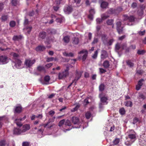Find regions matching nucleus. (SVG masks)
I'll use <instances>...</instances> for the list:
<instances>
[{"label":"nucleus","mask_w":146,"mask_h":146,"mask_svg":"<svg viewBox=\"0 0 146 146\" xmlns=\"http://www.w3.org/2000/svg\"><path fill=\"white\" fill-rule=\"evenodd\" d=\"M135 18L133 16H130L129 17V20L130 22H133L134 21Z\"/></svg>","instance_id":"c9c22d12"},{"label":"nucleus","mask_w":146,"mask_h":146,"mask_svg":"<svg viewBox=\"0 0 146 146\" xmlns=\"http://www.w3.org/2000/svg\"><path fill=\"white\" fill-rule=\"evenodd\" d=\"M8 18V17L7 15H3L1 17V21L2 22H4L6 21Z\"/></svg>","instance_id":"58836bf2"},{"label":"nucleus","mask_w":146,"mask_h":146,"mask_svg":"<svg viewBox=\"0 0 146 146\" xmlns=\"http://www.w3.org/2000/svg\"><path fill=\"white\" fill-rule=\"evenodd\" d=\"M65 125L66 126H70L71 125V123L69 120L67 119L66 121H65Z\"/></svg>","instance_id":"ea45409f"},{"label":"nucleus","mask_w":146,"mask_h":146,"mask_svg":"<svg viewBox=\"0 0 146 146\" xmlns=\"http://www.w3.org/2000/svg\"><path fill=\"white\" fill-rule=\"evenodd\" d=\"M29 144L28 142H25L23 143V146H29Z\"/></svg>","instance_id":"774afa93"},{"label":"nucleus","mask_w":146,"mask_h":146,"mask_svg":"<svg viewBox=\"0 0 146 146\" xmlns=\"http://www.w3.org/2000/svg\"><path fill=\"white\" fill-rule=\"evenodd\" d=\"M98 52L97 50H96V51H95L94 54L92 56V57L93 58L95 59L97 57L98 54Z\"/></svg>","instance_id":"3c124183"},{"label":"nucleus","mask_w":146,"mask_h":146,"mask_svg":"<svg viewBox=\"0 0 146 146\" xmlns=\"http://www.w3.org/2000/svg\"><path fill=\"white\" fill-rule=\"evenodd\" d=\"M13 133L14 134L19 135L22 133V132L21 129L19 128H15L13 131Z\"/></svg>","instance_id":"6ab92c4d"},{"label":"nucleus","mask_w":146,"mask_h":146,"mask_svg":"<svg viewBox=\"0 0 146 146\" xmlns=\"http://www.w3.org/2000/svg\"><path fill=\"white\" fill-rule=\"evenodd\" d=\"M144 72L142 70H137L136 73L139 74H142Z\"/></svg>","instance_id":"864d4df0"},{"label":"nucleus","mask_w":146,"mask_h":146,"mask_svg":"<svg viewBox=\"0 0 146 146\" xmlns=\"http://www.w3.org/2000/svg\"><path fill=\"white\" fill-rule=\"evenodd\" d=\"M108 12H106L105 13H104L101 15V17L102 19L103 20H105L108 18L110 16L108 15Z\"/></svg>","instance_id":"a211bd4d"},{"label":"nucleus","mask_w":146,"mask_h":146,"mask_svg":"<svg viewBox=\"0 0 146 146\" xmlns=\"http://www.w3.org/2000/svg\"><path fill=\"white\" fill-rule=\"evenodd\" d=\"M127 64L130 67H133L134 64L130 60H128L127 61Z\"/></svg>","instance_id":"473e14b6"},{"label":"nucleus","mask_w":146,"mask_h":146,"mask_svg":"<svg viewBox=\"0 0 146 146\" xmlns=\"http://www.w3.org/2000/svg\"><path fill=\"white\" fill-rule=\"evenodd\" d=\"M91 113L89 111L87 112L85 114L86 117L87 119H89L91 116Z\"/></svg>","instance_id":"a19ab883"},{"label":"nucleus","mask_w":146,"mask_h":146,"mask_svg":"<svg viewBox=\"0 0 146 146\" xmlns=\"http://www.w3.org/2000/svg\"><path fill=\"white\" fill-rule=\"evenodd\" d=\"M98 41V40L97 38H94L93 41L92 42V44H95L97 43Z\"/></svg>","instance_id":"338daca9"},{"label":"nucleus","mask_w":146,"mask_h":146,"mask_svg":"<svg viewBox=\"0 0 146 146\" xmlns=\"http://www.w3.org/2000/svg\"><path fill=\"white\" fill-rule=\"evenodd\" d=\"M22 111V107L21 106H19L16 107L15 109V111L16 112L19 113H20Z\"/></svg>","instance_id":"bb28decb"},{"label":"nucleus","mask_w":146,"mask_h":146,"mask_svg":"<svg viewBox=\"0 0 146 146\" xmlns=\"http://www.w3.org/2000/svg\"><path fill=\"white\" fill-rule=\"evenodd\" d=\"M65 119H63L60 121L59 123L58 126L60 127L62 126L65 123Z\"/></svg>","instance_id":"49530a36"},{"label":"nucleus","mask_w":146,"mask_h":146,"mask_svg":"<svg viewBox=\"0 0 146 146\" xmlns=\"http://www.w3.org/2000/svg\"><path fill=\"white\" fill-rule=\"evenodd\" d=\"M144 81V80L141 79L139 80L138 82V84L141 86L143 85V82Z\"/></svg>","instance_id":"052dcab7"},{"label":"nucleus","mask_w":146,"mask_h":146,"mask_svg":"<svg viewBox=\"0 0 146 146\" xmlns=\"http://www.w3.org/2000/svg\"><path fill=\"white\" fill-rule=\"evenodd\" d=\"M119 112L121 114L123 115L125 113V110L124 108H122L119 110Z\"/></svg>","instance_id":"37998d69"},{"label":"nucleus","mask_w":146,"mask_h":146,"mask_svg":"<svg viewBox=\"0 0 146 146\" xmlns=\"http://www.w3.org/2000/svg\"><path fill=\"white\" fill-rule=\"evenodd\" d=\"M103 66L105 68H108L110 66L109 62L107 60L105 61L103 63Z\"/></svg>","instance_id":"a878e982"},{"label":"nucleus","mask_w":146,"mask_h":146,"mask_svg":"<svg viewBox=\"0 0 146 146\" xmlns=\"http://www.w3.org/2000/svg\"><path fill=\"white\" fill-rule=\"evenodd\" d=\"M99 97L100 98L101 102L99 104V106L100 108H102L103 107V106L104 105L107 104L108 103V98L107 96H102V94L99 95Z\"/></svg>","instance_id":"f257e3e1"},{"label":"nucleus","mask_w":146,"mask_h":146,"mask_svg":"<svg viewBox=\"0 0 146 146\" xmlns=\"http://www.w3.org/2000/svg\"><path fill=\"white\" fill-rule=\"evenodd\" d=\"M102 19L98 18L96 19V21L98 24H100L102 22Z\"/></svg>","instance_id":"6e6d98bb"},{"label":"nucleus","mask_w":146,"mask_h":146,"mask_svg":"<svg viewBox=\"0 0 146 146\" xmlns=\"http://www.w3.org/2000/svg\"><path fill=\"white\" fill-rule=\"evenodd\" d=\"M82 72L79 71L77 72L76 74V76L75 79L73 80L75 83H76V82L81 77Z\"/></svg>","instance_id":"6e6552de"},{"label":"nucleus","mask_w":146,"mask_h":146,"mask_svg":"<svg viewBox=\"0 0 146 146\" xmlns=\"http://www.w3.org/2000/svg\"><path fill=\"white\" fill-rule=\"evenodd\" d=\"M30 129V125L29 124H25L23 125L21 129L22 133L26 132Z\"/></svg>","instance_id":"ddd939ff"},{"label":"nucleus","mask_w":146,"mask_h":146,"mask_svg":"<svg viewBox=\"0 0 146 146\" xmlns=\"http://www.w3.org/2000/svg\"><path fill=\"white\" fill-rule=\"evenodd\" d=\"M55 112L54 111L52 110L49 112L48 114L51 116H52L55 114Z\"/></svg>","instance_id":"603ef678"},{"label":"nucleus","mask_w":146,"mask_h":146,"mask_svg":"<svg viewBox=\"0 0 146 146\" xmlns=\"http://www.w3.org/2000/svg\"><path fill=\"white\" fill-rule=\"evenodd\" d=\"M14 64V66L16 67L17 68H19L21 65L22 62L19 59H16L15 60V61L13 62Z\"/></svg>","instance_id":"0eeeda50"},{"label":"nucleus","mask_w":146,"mask_h":146,"mask_svg":"<svg viewBox=\"0 0 146 146\" xmlns=\"http://www.w3.org/2000/svg\"><path fill=\"white\" fill-rule=\"evenodd\" d=\"M64 42L66 43H68L70 41V37L68 36H66L63 38Z\"/></svg>","instance_id":"4be33fe9"},{"label":"nucleus","mask_w":146,"mask_h":146,"mask_svg":"<svg viewBox=\"0 0 146 146\" xmlns=\"http://www.w3.org/2000/svg\"><path fill=\"white\" fill-rule=\"evenodd\" d=\"M145 52V51L144 50H138L137 53L139 55H143Z\"/></svg>","instance_id":"f704fd0d"},{"label":"nucleus","mask_w":146,"mask_h":146,"mask_svg":"<svg viewBox=\"0 0 146 146\" xmlns=\"http://www.w3.org/2000/svg\"><path fill=\"white\" fill-rule=\"evenodd\" d=\"M37 70L39 72L45 71V68L43 66H40L37 67Z\"/></svg>","instance_id":"393cba45"},{"label":"nucleus","mask_w":146,"mask_h":146,"mask_svg":"<svg viewBox=\"0 0 146 146\" xmlns=\"http://www.w3.org/2000/svg\"><path fill=\"white\" fill-rule=\"evenodd\" d=\"M7 58L5 56H0V63L5 64L7 62Z\"/></svg>","instance_id":"1a4fd4ad"},{"label":"nucleus","mask_w":146,"mask_h":146,"mask_svg":"<svg viewBox=\"0 0 146 146\" xmlns=\"http://www.w3.org/2000/svg\"><path fill=\"white\" fill-rule=\"evenodd\" d=\"M116 29L119 34L123 33V28L121 26V21H117L116 23Z\"/></svg>","instance_id":"7ed1b4c3"},{"label":"nucleus","mask_w":146,"mask_h":146,"mask_svg":"<svg viewBox=\"0 0 146 146\" xmlns=\"http://www.w3.org/2000/svg\"><path fill=\"white\" fill-rule=\"evenodd\" d=\"M108 5V3L106 2H102L101 4V7L103 8H106Z\"/></svg>","instance_id":"b1692460"},{"label":"nucleus","mask_w":146,"mask_h":146,"mask_svg":"<svg viewBox=\"0 0 146 146\" xmlns=\"http://www.w3.org/2000/svg\"><path fill=\"white\" fill-rule=\"evenodd\" d=\"M137 122H138L139 123L140 122V121L137 117H135L133 119V123L134 124H135Z\"/></svg>","instance_id":"4c0bfd02"},{"label":"nucleus","mask_w":146,"mask_h":146,"mask_svg":"<svg viewBox=\"0 0 146 146\" xmlns=\"http://www.w3.org/2000/svg\"><path fill=\"white\" fill-rule=\"evenodd\" d=\"M22 38V36L21 35L14 36L13 37V39L14 41H18L21 39Z\"/></svg>","instance_id":"aec40b11"},{"label":"nucleus","mask_w":146,"mask_h":146,"mask_svg":"<svg viewBox=\"0 0 146 146\" xmlns=\"http://www.w3.org/2000/svg\"><path fill=\"white\" fill-rule=\"evenodd\" d=\"M123 20L124 21H126L128 20H129V17L127 15H124L123 16Z\"/></svg>","instance_id":"4d7b16f0"},{"label":"nucleus","mask_w":146,"mask_h":146,"mask_svg":"<svg viewBox=\"0 0 146 146\" xmlns=\"http://www.w3.org/2000/svg\"><path fill=\"white\" fill-rule=\"evenodd\" d=\"M45 48L44 46H40L36 48V50L37 51H42L45 50Z\"/></svg>","instance_id":"412c9836"},{"label":"nucleus","mask_w":146,"mask_h":146,"mask_svg":"<svg viewBox=\"0 0 146 146\" xmlns=\"http://www.w3.org/2000/svg\"><path fill=\"white\" fill-rule=\"evenodd\" d=\"M0 146H9V144L6 143L5 140H2L0 142Z\"/></svg>","instance_id":"c85d7f7f"},{"label":"nucleus","mask_w":146,"mask_h":146,"mask_svg":"<svg viewBox=\"0 0 146 146\" xmlns=\"http://www.w3.org/2000/svg\"><path fill=\"white\" fill-rule=\"evenodd\" d=\"M16 23L14 21H11L10 22L9 25L11 27H13L15 25Z\"/></svg>","instance_id":"a18cd8bd"},{"label":"nucleus","mask_w":146,"mask_h":146,"mask_svg":"<svg viewBox=\"0 0 146 146\" xmlns=\"http://www.w3.org/2000/svg\"><path fill=\"white\" fill-rule=\"evenodd\" d=\"M121 48L123 49H125L127 47V44L126 43H123L121 45Z\"/></svg>","instance_id":"13d9d810"},{"label":"nucleus","mask_w":146,"mask_h":146,"mask_svg":"<svg viewBox=\"0 0 146 146\" xmlns=\"http://www.w3.org/2000/svg\"><path fill=\"white\" fill-rule=\"evenodd\" d=\"M35 62V59L31 60L30 59H26L25 62V64L27 67H30Z\"/></svg>","instance_id":"39448f33"},{"label":"nucleus","mask_w":146,"mask_h":146,"mask_svg":"<svg viewBox=\"0 0 146 146\" xmlns=\"http://www.w3.org/2000/svg\"><path fill=\"white\" fill-rule=\"evenodd\" d=\"M114 41V40L113 39H110L109 41H107V43L106 45H111L112 44Z\"/></svg>","instance_id":"09e8293b"},{"label":"nucleus","mask_w":146,"mask_h":146,"mask_svg":"<svg viewBox=\"0 0 146 146\" xmlns=\"http://www.w3.org/2000/svg\"><path fill=\"white\" fill-rule=\"evenodd\" d=\"M64 55L67 56L73 57L74 56L73 54L71 52L69 53H67L66 52H65L63 53Z\"/></svg>","instance_id":"2f4dec72"},{"label":"nucleus","mask_w":146,"mask_h":146,"mask_svg":"<svg viewBox=\"0 0 146 146\" xmlns=\"http://www.w3.org/2000/svg\"><path fill=\"white\" fill-rule=\"evenodd\" d=\"M105 86L104 84H101L99 87V90L100 91H102L104 89Z\"/></svg>","instance_id":"c03bdc74"},{"label":"nucleus","mask_w":146,"mask_h":146,"mask_svg":"<svg viewBox=\"0 0 146 146\" xmlns=\"http://www.w3.org/2000/svg\"><path fill=\"white\" fill-rule=\"evenodd\" d=\"M46 35V33L44 32H40L39 35L38 39L39 40L44 39Z\"/></svg>","instance_id":"2eb2a0df"},{"label":"nucleus","mask_w":146,"mask_h":146,"mask_svg":"<svg viewBox=\"0 0 146 146\" xmlns=\"http://www.w3.org/2000/svg\"><path fill=\"white\" fill-rule=\"evenodd\" d=\"M11 55L13 56V58L15 60L19 59V55L18 54L13 52L11 53Z\"/></svg>","instance_id":"c756f323"},{"label":"nucleus","mask_w":146,"mask_h":146,"mask_svg":"<svg viewBox=\"0 0 146 146\" xmlns=\"http://www.w3.org/2000/svg\"><path fill=\"white\" fill-rule=\"evenodd\" d=\"M55 118V117H53L52 118L50 119L48 122L46 124H43L42 125H41V126L43 125L44 127H47L48 128H50L52 126V125L50 124L51 122H53Z\"/></svg>","instance_id":"20e7f679"},{"label":"nucleus","mask_w":146,"mask_h":146,"mask_svg":"<svg viewBox=\"0 0 146 146\" xmlns=\"http://www.w3.org/2000/svg\"><path fill=\"white\" fill-rule=\"evenodd\" d=\"M108 57L107 52L105 50H102L101 52V59H104Z\"/></svg>","instance_id":"9b49d317"},{"label":"nucleus","mask_w":146,"mask_h":146,"mask_svg":"<svg viewBox=\"0 0 146 146\" xmlns=\"http://www.w3.org/2000/svg\"><path fill=\"white\" fill-rule=\"evenodd\" d=\"M131 133L128 135V137L131 139H136V135L135 132L131 130Z\"/></svg>","instance_id":"f8f14e48"},{"label":"nucleus","mask_w":146,"mask_h":146,"mask_svg":"<svg viewBox=\"0 0 146 146\" xmlns=\"http://www.w3.org/2000/svg\"><path fill=\"white\" fill-rule=\"evenodd\" d=\"M108 14H112L116 13V10L113 9H110L107 12Z\"/></svg>","instance_id":"cd10ccee"},{"label":"nucleus","mask_w":146,"mask_h":146,"mask_svg":"<svg viewBox=\"0 0 146 146\" xmlns=\"http://www.w3.org/2000/svg\"><path fill=\"white\" fill-rule=\"evenodd\" d=\"M11 3L12 5L14 6H16L17 4L16 0H12Z\"/></svg>","instance_id":"0e129e2a"},{"label":"nucleus","mask_w":146,"mask_h":146,"mask_svg":"<svg viewBox=\"0 0 146 146\" xmlns=\"http://www.w3.org/2000/svg\"><path fill=\"white\" fill-rule=\"evenodd\" d=\"M68 65V64H64V65L66 66V68L64 71L59 73L58 75L59 79H62L66 77L69 74L68 71L69 70Z\"/></svg>","instance_id":"f03ea898"},{"label":"nucleus","mask_w":146,"mask_h":146,"mask_svg":"<svg viewBox=\"0 0 146 146\" xmlns=\"http://www.w3.org/2000/svg\"><path fill=\"white\" fill-rule=\"evenodd\" d=\"M32 27H26V29L27 30V32L28 33H29L30 32Z\"/></svg>","instance_id":"e2e57ef3"},{"label":"nucleus","mask_w":146,"mask_h":146,"mask_svg":"<svg viewBox=\"0 0 146 146\" xmlns=\"http://www.w3.org/2000/svg\"><path fill=\"white\" fill-rule=\"evenodd\" d=\"M26 118V117H24L23 118H21L20 119H16L15 121V122L17 124V125L19 126H21L22 125V124L21 122V120L25 119Z\"/></svg>","instance_id":"4468645a"},{"label":"nucleus","mask_w":146,"mask_h":146,"mask_svg":"<svg viewBox=\"0 0 146 146\" xmlns=\"http://www.w3.org/2000/svg\"><path fill=\"white\" fill-rule=\"evenodd\" d=\"M50 79V77L48 75L46 76L44 78V80L46 82H48Z\"/></svg>","instance_id":"de8ad7c7"},{"label":"nucleus","mask_w":146,"mask_h":146,"mask_svg":"<svg viewBox=\"0 0 146 146\" xmlns=\"http://www.w3.org/2000/svg\"><path fill=\"white\" fill-rule=\"evenodd\" d=\"M79 42V38L78 37H74L72 38V43L74 45H77Z\"/></svg>","instance_id":"f3484780"},{"label":"nucleus","mask_w":146,"mask_h":146,"mask_svg":"<svg viewBox=\"0 0 146 146\" xmlns=\"http://www.w3.org/2000/svg\"><path fill=\"white\" fill-rule=\"evenodd\" d=\"M72 123L74 124L79 125L80 121L79 118L76 117H73L71 119Z\"/></svg>","instance_id":"423d86ee"},{"label":"nucleus","mask_w":146,"mask_h":146,"mask_svg":"<svg viewBox=\"0 0 146 146\" xmlns=\"http://www.w3.org/2000/svg\"><path fill=\"white\" fill-rule=\"evenodd\" d=\"M99 70H100V72L101 73H104L105 72H106V70H105L104 69L102 68H100Z\"/></svg>","instance_id":"69168bd1"},{"label":"nucleus","mask_w":146,"mask_h":146,"mask_svg":"<svg viewBox=\"0 0 146 146\" xmlns=\"http://www.w3.org/2000/svg\"><path fill=\"white\" fill-rule=\"evenodd\" d=\"M80 107V105L79 104H77L76 107L74 108H73L72 110H71V111L72 112H74L75 111L77 110Z\"/></svg>","instance_id":"72a5a7b5"},{"label":"nucleus","mask_w":146,"mask_h":146,"mask_svg":"<svg viewBox=\"0 0 146 146\" xmlns=\"http://www.w3.org/2000/svg\"><path fill=\"white\" fill-rule=\"evenodd\" d=\"M85 52L83 55L82 57V60L83 61H84L86 58L87 56L88 52L87 51H85Z\"/></svg>","instance_id":"79ce46f5"},{"label":"nucleus","mask_w":146,"mask_h":146,"mask_svg":"<svg viewBox=\"0 0 146 146\" xmlns=\"http://www.w3.org/2000/svg\"><path fill=\"white\" fill-rule=\"evenodd\" d=\"M64 11L66 14H69L72 12V9L70 6H67L65 7Z\"/></svg>","instance_id":"9d476101"},{"label":"nucleus","mask_w":146,"mask_h":146,"mask_svg":"<svg viewBox=\"0 0 146 146\" xmlns=\"http://www.w3.org/2000/svg\"><path fill=\"white\" fill-rule=\"evenodd\" d=\"M125 106L127 107H131L132 106V102L130 101H127L125 102Z\"/></svg>","instance_id":"e433bc0d"},{"label":"nucleus","mask_w":146,"mask_h":146,"mask_svg":"<svg viewBox=\"0 0 146 146\" xmlns=\"http://www.w3.org/2000/svg\"><path fill=\"white\" fill-rule=\"evenodd\" d=\"M56 21L58 23H61L62 21V19L61 18H58L56 19Z\"/></svg>","instance_id":"680f3d73"},{"label":"nucleus","mask_w":146,"mask_h":146,"mask_svg":"<svg viewBox=\"0 0 146 146\" xmlns=\"http://www.w3.org/2000/svg\"><path fill=\"white\" fill-rule=\"evenodd\" d=\"M139 99H141L143 100L145 99V96L142 94H139Z\"/></svg>","instance_id":"8fccbe9b"},{"label":"nucleus","mask_w":146,"mask_h":146,"mask_svg":"<svg viewBox=\"0 0 146 146\" xmlns=\"http://www.w3.org/2000/svg\"><path fill=\"white\" fill-rule=\"evenodd\" d=\"M119 139H116L113 141V143L115 145H117L119 142Z\"/></svg>","instance_id":"5fc2aeb1"},{"label":"nucleus","mask_w":146,"mask_h":146,"mask_svg":"<svg viewBox=\"0 0 146 146\" xmlns=\"http://www.w3.org/2000/svg\"><path fill=\"white\" fill-rule=\"evenodd\" d=\"M102 40L103 42V43L106 45L107 43L108 38L107 37V35H102Z\"/></svg>","instance_id":"dca6fc26"},{"label":"nucleus","mask_w":146,"mask_h":146,"mask_svg":"<svg viewBox=\"0 0 146 146\" xmlns=\"http://www.w3.org/2000/svg\"><path fill=\"white\" fill-rule=\"evenodd\" d=\"M121 47V46H120V44L117 43L115 45V51L118 52V51L120 49Z\"/></svg>","instance_id":"5701e85b"},{"label":"nucleus","mask_w":146,"mask_h":146,"mask_svg":"<svg viewBox=\"0 0 146 146\" xmlns=\"http://www.w3.org/2000/svg\"><path fill=\"white\" fill-rule=\"evenodd\" d=\"M113 20L112 19H108L106 23L108 25H112L113 23Z\"/></svg>","instance_id":"7c9ffc66"},{"label":"nucleus","mask_w":146,"mask_h":146,"mask_svg":"<svg viewBox=\"0 0 146 146\" xmlns=\"http://www.w3.org/2000/svg\"><path fill=\"white\" fill-rule=\"evenodd\" d=\"M54 58L53 57H48L47 58L46 61L47 62H49L53 61L54 60Z\"/></svg>","instance_id":"bf43d9fd"}]
</instances>
